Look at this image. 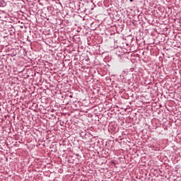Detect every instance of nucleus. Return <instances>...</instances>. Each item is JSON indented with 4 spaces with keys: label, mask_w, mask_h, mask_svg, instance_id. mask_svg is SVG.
<instances>
[{
    "label": "nucleus",
    "mask_w": 181,
    "mask_h": 181,
    "mask_svg": "<svg viewBox=\"0 0 181 181\" xmlns=\"http://www.w3.org/2000/svg\"><path fill=\"white\" fill-rule=\"evenodd\" d=\"M130 1V2H134V0H129Z\"/></svg>",
    "instance_id": "f257e3e1"
}]
</instances>
